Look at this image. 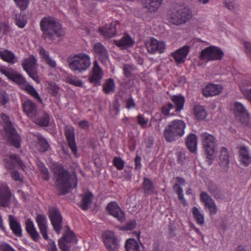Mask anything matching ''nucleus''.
<instances>
[{"label":"nucleus","mask_w":251,"mask_h":251,"mask_svg":"<svg viewBox=\"0 0 251 251\" xmlns=\"http://www.w3.org/2000/svg\"><path fill=\"white\" fill-rule=\"evenodd\" d=\"M56 175V183L62 194L67 193L70 189L76 186V178L75 174L70 175L61 166L57 165L53 169Z\"/></svg>","instance_id":"f257e3e1"},{"label":"nucleus","mask_w":251,"mask_h":251,"mask_svg":"<svg viewBox=\"0 0 251 251\" xmlns=\"http://www.w3.org/2000/svg\"><path fill=\"white\" fill-rule=\"evenodd\" d=\"M40 26L46 38L54 40L56 37L64 35L65 32L61 27V25L52 17L44 18L40 22Z\"/></svg>","instance_id":"f03ea898"},{"label":"nucleus","mask_w":251,"mask_h":251,"mask_svg":"<svg viewBox=\"0 0 251 251\" xmlns=\"http://www.w3.org/2000/svg\"><path fill=\"white\" fill-rule=\"evenodd\" d=\"M0 72L9 79L20 85L34 98L41 100L38 93L32 86L28 84L21 75L11 68L0 66Z\"/></svg>","instance_id":"7ed1b4c3"},{"label":"nucleus","mask_w":251,"mask_h":251,"mask_svg":"<svg viewBox=\"0 0 251 251\" xmlns=\"http://www.w3.org/2000/svg\"><path fill=\"white\" fill-rule=\"evenodd\" d=\"M200 139L206 155V162L210 165L216 157L217 152L216 138L207 132H202L200 134Z\"/></svg>","instance_id":"20e7f679"},{"label":"nucleus","mask_w":251,"mask_h":251,"mask_svg":"<svg viewBox=\"0 0 251 251\" xmlns=\"http://www.w3.org/2000/svg\"><path fill=\"white\" fill-rule=\"evenodd\" d=\"M68 62L71 70L79 72L87 70L91 64L89 55L83 52L70 56L68 59Z\"/></svg>","instance_id":"39448f33"},{"label":"nucleus","mask_w":251,"mask_h":251,"mask_svg":"<svg viewBox=\"0 0 251 251\" xmlns=\"http://www.w3.org/2000/svg\"><path fill=\"white\" fill-rule=\"evenodd\" d=\"M191 10L187 7L180 6L170 11L168 20L170 24L179 25L185 24L192 18Z\"/></svg>","instance_id":"423d86ee"},{"label":"nucleus","mask_w":251,"mask_h":251,"mask_svg":"<svg viewBox=\"0 0 251 251\" xmlns=\"http://www.w3.org/2000/svg\"><path fill=\"white\" fill-rule=\"evenodd\" d=\"M186 125L182 120L172 121L164 130V135L167 141L172 142L182 136L185 132Z\"/></svg>","instance_id":"0eeeda50"},{"label":"nucleus","mask_w":251,"mask_h":251,"mask_svg":"<svg viewBox=\"0 0 251 251\" xmlns=\"http://www.w3.org/2000/svg\"><path fill=\"white\" fill-rule=\"evenodd\" d=\"M0 117L3 122L4 131L9 137V141L13 146L19 148L20 147V136L13 128L11 122L9 121L8 117L3 113H1Z\"/></svg>","instance_id":"6e6552de"},{"label":"nucleus","mask_w":251,"mask_h":251,"mask_svg":"<svg viewBox=\"0 0 251 251\" xmlns=\"http://www.w3.org/2000/svg\"><path fill=\"white\" fill-rule=\"evenodd\" d=\"M224 53L221 49L216 46H209L202 50L200 54L201 60L206 62L221 60Z\"/></svg>","instance_id":"1a4fd4ad"},{"label":"nucleus","mask_w":251,"mask_h":251,"mask_svg":"<svg viewBox=\"0 0 251 251\" xmlns=\"http://www.w3.org/2000/svg\"><path fill=\"white\" fill-rule=\"evenodd\" d=\"M232 110L235 116L241 122L247 125L251 123V119L249 114L242 103L238 101L235 102L233 104Z\"/></svg>","instance_id":"9d476101"},{"label":"nucleus","mask_w":251,"mask_h":251,"mask_svg":"<svg viewBox=\"0 0 251 251\" xmlns=\"http://www.w3.org/2000/svg\"><path fill=\"white\" fill-rule=\"evenodd\" d=\"M148 51L151 54L162 53L165 51L166 44L164 42L151 38L146 42Z\"/></svg>","instance_id":"9b49d317"},{"label":"nucleus","mask_w":251,"mask_h":251,"mask_svg":"<svg viewBox=\"0 0 251 251\" xmlns=\"http://www.w3.org/2000/svg\"><path fill=\"white\" fill-rule=\"evenodd\" d=\"M103 242L106 248L110 251H117L118 249V242L114 232L111 231H106L102 234Z\"/></svg>","instance_id":"f8f14e48"},{"label":"nucleus","mask_w":251,"mask_h":251,"mask_svg":"<svg viewBox=\"0 0 251 251\" xmlns=\"http://www.w3.org/2000/svg\"><path fill=\"white\" fill-rule=\"evenodd\" d=\"M49 217L54 230L59 233L62 228V218L58 209L54 207L50 208Z\"/></svg>","instance_id":"ddd939ff"},{"label":"nucleus","mask_w":251,"mask_h":251,"mask_svg":"<svg viewBox=\"0 0 251 251\" xmlns=\"http://www.w3.org/2000/svg\"><path fill=\"white\" fill-rule=\"evenodd\" d=\"M103 76V72L98 63L95 61L92 69V74L89 77L90 82L94 85H100Z\"/></svg>","instance_id":"4468645a"},{"label":"nucleus","mask_w":251,"mask_h":251,"mask_svg":"<svg viewBox=\"0 0 251 251\" xmlns=\"http://www.w3.org/2000/svg\"><path fill=\"white\" fill-rule=\"evenodd\" d=\"M106 209L109 214L117 218L120 222H123L125 220L124 214L116 202H110L107 205Z\"/></svg>","instance_id":"2eb2a0df"},{"label":"nucleus","mask_w":251,"mask_h":251,"mask_svg":"<svg viewBox=\"0 0 251 251\" xmlns=\"http://www.w3.org/2000/svg\"><path fill=\"white\" fill-rule=\"evenodd\" d=\"M36 222L40 229V231L44 238L49 239L48 235L47 219L44 215L38 214L36 218Z\"/></svg>","instance_id":"dca6fc26"},{"label":"nucleus","mask_w":251,"mask_h":251,"mask_svg":"<svg viewBox=\"0 0 251 251\" xmlns=\"http://www.w3.org/2000/svg\"><path fill=\"white\" fill-rule=\"evenodd\" d=\"M189 51V47L184 46L172 53V57L176 62L182 63L185 61V58Z\"/></svg>","instance_id":"f3484780"},{"label":"nucleus","mask_w":251,"mask_h":251,"mask_svg":"<svg viewBox=\"0 0 251 251\" xmlns=\"http://www.w3.org/2000/svg\"><path fill=\"white\" fill-rule=\"evenodd\" d=\"M0 57L3 61L12 64L18 62V58L14 53L3 48H0Z\"/></svg>","instance_id":"a211bd4d"},{"label":"nucleus","mask_w":251,"mask_h":251,"mask_svg":"<svg viewBox=\"0 0 251 251\" xmlns=\"http://www.w3.org/2000/svg\"><path fill=\"white\" fill-rule=\"evenodd\" d=\"M223 90L221 85L209 84L202 89V93L205 97H212L219 94Z\"/></svg>","instance_id":"6ab92c4d"},{"label":"nucleus","mask_w":251,"mask_h":251,"mask_svg":"<svg viewBox=\"0 0 251 251\" xmlns=\"http://www.w3.org/2000/svg\"><path fill=\"white\" fill-rule=\"evenodd\" d=\"M94 51L102 62L106 63L108 60L107 50L100 43H96L93 47Z\"/></svg>","instance_id":"aec40b11"},{"label":"nucleus","mask_w":251,"mask_h":251,"mask_svg":"<svg viewBox=\"0 0 251 251\" xmlns=\"http://www.w3.org/2000/svg\"><path fill=\"white\" fill-rule=\"evenodd\" d=\"M22 66L26 72L35 70L37 66V59L33 55H30L23 60Z\"/></svg>","instance_id":"412c9836"},{"label":"nucleus","mask_w":251,"mask_h":251,"mask_svg":"<svg viewBox=\"0 0 251 251\" xmlns=\"http://www.w3.org/2000/svg\"><path fill=\"white\" fill-rule=\"evenodd\" d=\"M119 25L117 21H113L110 24L100 29V32L107 37H111L116 34V26Z\"/></svg>","instance_id":"4be33fe9"},{"label":"nucleus","mask_w":251,"mask_h":251,"mask_svg":"<svg viewBox=\"0 0 251 251\" xmlns=\"http://www.w3.org/2000/svg\"><path fill=\"white\" fill-rule=\"evenodd\" d=\"M65 135L70 148L74 154L76 155L77 153V148L75 142V134L73 129L71 128H66L65 130Z\"/></svg>","instance_id":"5701e85b"},{"label":"nucleus","mask_w":251,"mask_h":251,"mask_svg":"<svg viewBox=\"0 0 251 251\" xmlns=\"http://www.w3.org/2000/svg\"><path fill=\"white\" fill-rule=\"evenodd\" d=\"M34 140L35 142L37 141L38 142V146L36 147L35 145V143L32 142L31 146H35V148L38 150L40 151H45L49 148V145L47 141L40 134H36L34 135Z\"/></svg>","instance_id":"b1692460"},{"label":"nucleus","mask_w":251,"mask_h":251,"mask_svg":"<svg viewBox=\"0 0 251 251\" xmlns=\"http://www.w3.org/2000/svg\"><path fill=\"white\" fill-rule=\"evenodd\" d=\"M239 158L241 163L245 166H248L251 163V155L248 148L245 146L240 147Z\"/></svg>","instance_id":"393cba45"},{"label":"nucleus","mask_w":251,"mask_h":251,"mask_svg":"<svg viewBox=\"0 0 251 251\" xmlns=\"http://www.w3.org/2000/svg\"><path fill=\"white\" fill-rule=\"evenodd\" d=\"M24 111L27 116L31 118L34 117L36 114V106L30 100H27L23 103Z\"/></svg>","instance_id":"a878e982"},{"label":"nucleus","mask_w":251,"mask_h":251,"mask_svg":"<svg viewBox=\"0 0 251 251\" xmlns=\"http://www.w3.org/2000/svg\"><path fill=\"white\" fill-rule=\"evenodd\" d=\"M38 52L43 61L50 67L51 68L56 67V62L50 57L49 51L45 50L43 48L40 47L39 49Z\"/></svg>","instance_id":"bb28decb"},{"label":"nucleus","mask_w":251,"mask_h":251,"mask_svg":"<svg viewBox=\"0 0 251 251\" xmlns=\"http://www.w3.org/2000/svg\"><path fill=\"white\" fill-rule=\"evenodd\" d=\"M8 218L10 227L13 233L17 236H21L22 229L20 224L12 215H9Z\"/></svg>","instance_id":"cd10ccee"},{"label":"nucleus","mask_w":251,"mask_h":251,"mask_svg":"<svg viewBox=\"0 0 251 251\" xmlns=\"http://www.w3.org/2000/svg\"><path fill=\"white\" fill-rule=\"evenodd\" d=\"M134 44L133 39L128 35H126L120 40L115 41V44L122 49L131 47Z\"/></svg>","instance_id":"c85d7f7f"},{"label":"nucleus","mask_w":251,"mask_h":251,"mask_svg":"<svg viewBox=\"0 0 251 251\" xmlns=\"http://www.w3.org/2000/svg\"><path fill=\"white\" fill-rule=\"evenodd\" d=\"M219 165L224 170H227L229 164L228 153L227 150L223 148L221 151Z\"/></svg>","instance_id":"c756f323"},{"label":"nucleus","mask_w":251,"mask_h":251,"mask_svg":"<svg viewBox=\"0 0 251 251\" xmlns=\"http://www.w3.org/2000/svg\"><path fill=\"white\" fill-rule=\"evenodd\" d=\"M25 225L26 231L30 234L32 239L35 241H38L40 237L33 222L30 220H27L26 221Z\"/></svg>","instance_id":"7c9ffc66"},{"label":"nucleus","mask_w":251,"mask_h":251,"mask_svg":"<svg viewBox=\"0 0 251 251\" xmlns=\"http://www.w3.org/2000/svg\"><path fill=\"white\" fill-rule=\"evenodd\" d=\"M174 180L176 181V183L174 186V189L177 194L179 199L180 200H183V191L181 186L184 185L185 181L180 177H176Z\"/></svg>","instance_id":"2f4dec72"},{"label":"nucleus","mask_w":251,"mask_h":251,"mask_svg":"<svg viewBox=\"0 0 251 251\" xmlns=\"http://www.w3.org/2000/svg\"><path fill=\"white\" fill-rule=\"evenodd\" d=\"M171 100L175 105V112H178L183 108L185 102L184 98L181 96H173L171 97Z\"/></svg>","instance_id":"473e14b6"},{"label":"nucleus","mask_w":251,"mask_h":251,"mask_svg":"<svg viewBox=\"0 0 251 251\" xmlns=\"http://www.w3.org/2000/svg\"><path fill=\"white\" fill-rule=\"evenodd\" d=\"M186 145L188 149L191 152H194L196 151L197 146V138L195 134H190L186 140Z\"/></svg>","instance_id":"72a5a7b5"},{"label":"nucleus","mask_w":251,"mask_h":251,"mask_svg":"<svg viewBox=\"0 0 251 251\" xmlns=\"http://www.w3.org/2000/svg\"><path fill=\"white\" fill-rule=\"evenodd\" d=\"M251 86V81L244 80L240 85V88L243 94L251 102V89L247 88V87Z\"/></svg>","instance_id":"f704fd0d"},{"label":"nucleus","mask_w":251,"mask_h":251,"mask_svg":"<svg viewBox=\"0 0 251 251\" xmlns=\"http://www.w3.org/2000/svg\"><path fill=\"white\" fill-rule=\"evenodd\" d=\"M195 118L198 120H204L207 116V112L204 107L200 105H196L194 108Z\"/></svg>","instance_id":"c9c22d12"},{"label":"nucleus","mask_w":251,"mask_h":251,"mask_svg":"<svg viewBox=\"0 0 251 251\" xmlns=\"http://www.w3.org/2000/svg\"><path fill=\"white\" fill-rule=\"evenodd\" d=\"M192 212L198 224L200 226H203L204 224V216L203 213L201 212L196 207L192 208Z\"/></svg>","instance_id":"e433bc0d"},{"label":"nucleus","mask_w":251,"mask_h":251,"mask_svg":"<svg viewBox=\"0 0 251 251\" xmlns=\"http://www.w3.org/2000/svg\"><path fill=\"white\" fill-rule=\"evenodd\" d=\"M126 251H140L139 243L133 239L127 240L125 245Z\"/></svg>","instance_id":"4c0bfd02"},{"label":"nucleus","mask_w":251,"mask_h":251,"mask_svg":"<svg viewBox=\"0 0 251 251\" xmlns=\"http://www.w3.org/2000/svg\"><path fill=\"white\" fill-rule=\"evenodd\" d=\"M20 162V159L17 155L11 154L9 156V159L5 160V166L8 169H11L16 164H19Z\"/></svg>","instance_id":"58836bf2"},{"label":"nucleus","mask_w":251,"mask_h":251,"mask_svg":"<svg viewBox=\"0 0 251 251\" xmlns=\"http://www.w3.org/2000/svg\"><path fill=\"white\" fill-rule=\"evenodd\" d=\"M178 112H175L174 106L172 103H168L162 108V113L166 116H173L176 114Z\"/></svg>","instance_id":"ea45409f"},{"label":"nucleus","mask_w":251,"mask_h":251,"mask_svg":"<svg viewBox=\"0 0 251 251\" xmlns=\"http://www.w3.org/2000/svg\"><path fill=\"white\" fill-rule=\"evenodd\" d=\"M93 195L91 193H88L85 195L82 199V201L80 205L81 208L83 210L88 209L92 202Z\"/></svg>","instance_id":"a19ab883"},{"label":"nucleus","mask_w":251,"mask_h":251,"mask_svg":"<svg viewBox=\"0 0 251 251\" xmlns=\"http://www.w3.org/2000/svg\"><path fill=\"white\" fill-rule=\"evenodd\" d=\"M115 84L113 79H107L103 85V91L106 94H110L114 91Z\"/></svg>","instance_id":"79ce46f5"},{"label":"nucleus","mask_w":251,"mask_h":251,"mask_svg":"<svg viewBox=\"0 0 251 251\" xmlns=\"http://www.w3.org/2000/svg\"><path fill=\"white\" fill-rule=\"evenodd\" d=\"M224 6L228 10L235 11L238 8L237 0H224Z\"/></svg>","instance_id":"37998d69"},{"label":"nucleus","mask_w":251,"mask_h":251,"mask_svg":"<svg viewBox=\"0 0 251 251\" xmlns=\"http://www.w3.org/2000/svg\"><path fill=\"white\" fill-rule=\"evenodd\" d=\"M149 4V9L156 11L162 3L163 0H146Z\"/></svg>","instance_id":"c03bdc74"},{"label":"nucleus","mask_w":251,"mask_h":251,"mask_svg":"<svg viewBox=\"0 0 251 251\" xmlns=\"http://www.w3.org/2000/svg\"><path fill=\"white\" fill-rule=\"evenodd\" d=\"M16 25L21 28H23L25 27L27 23L26 18L25 15H20L17 16L15 19Z\"/></svg>","instance_id":"a18cd8bd"},{"label":"nucleus","mask_w":251,"mask_h":251,"mask_svg":"<svg viewBox=\"0 0 251 251\" xmlns=\"http://www.w3.org/2000/svg\"><path fill=\"white\" fill-rule=\"evenodd\" d=\"M67 81L69 83L75 86L80 87L83 85L82 81L75 76H69L67 78Z\"/></svg>","instance_id":"49530a36"},{"label":"nucleus","mask_w":251,"mask_h":251,"mask_svg":"<svg viewBox=\"0 0 251 251\" xmlns=\"http://www.w3.org/2000/svg\"><path fill=\"white\" fill-rule=\"evenodd\" d=\"M143 187L148 194H150L153 192V186L151 181L148 178H145L143 182Z\"/></svg>","instance_id":"de8ad7c7"},{"label":"nucleus","mask_w":251,"mask_h":251,"mask_svg":"<svg viewBox=\"0 0 251 251\" xmlns=\"http://www.w3.org/2000/svg\"><path fill=\"white\" fill-rule=\"evenodd\" d=\"M205 209H207L210 215H215L217 212L216 204L214 201L204 205Z\"/></svg>","instance_id":"09e8293b"},{"label":"nucleus","mask_w":251,"mask_h":251,"mask_svg":"<svg viewBox=\"0 0 251 251\" xmlns=\"http://www.w3.org/2000/svg\"><path fill=\"white\" fill-rule=\"evenodd\" d=\"M134 70V67L132 65L125 64L123 66L124 74L126 77L130 76Z\"/></svg>","instance_id":"8fccbe9b"},{"label":"nucleus","mask_w":251,"mask_h":251,"mask_svg":"<svg viewBox=\"0 0 251 251\" xmlns=\"http://www.w3.org/2000/svg\"><path fill=\"white\" fill-rule=\"evenodd\" d=\"M200 197L201 200L204 205L214 201L207 193L204 192H203L201 194Z\"/></svg>","instance_id":"3c124183"},{"label":"nucleus","mask_w":251,"mask_h":251,"mask_svg":"<svg viewBox=\"0 0 251 251\" xmlns=\"http://www.w3.org/2000/svg\"><path fill=\"white\" fill-rule=\"evenodd\" d=\"M200 197L201 200L204 205L214 201L207 193L204 192H203L201 194Z\"/></svg>","instance_id":"603ef678"},{"label":"nucleus","mask_w":251,"mask_h":251,"mask_svg":"<svg viewBox=\"0 0 251 251\" xmlns=\"http://www.w3.org/2000/svg\"><path fill=\"white\" fill-rule=\"evenodd\" d=\"M17 6L22 10L26 9L29 2V0H14Z\"/></svg>","instance_id":"864d4df0"},{"label":"nucleus","mask_w":251,"mask_h":251,"mask_svg":"<svg viewBox=\"0 0 251 251\" xmlns=\"http://www.w3.org/2000/svg\"><path fill=\"white\" fill-rule=\"evenodd\" d=\"M113 163L118 170H122L125 166L124 161L121 158L118 157L114 158Z\"/></svg>","instance_id":"5fc2aeb1"},{"label":"nucleus","mask_w":251,"mask_h":251,"mask_svg":"<svg viewBox=\"0 0 251 251\" xmlns=\"http://www.w3.org/2000/svg\"><path fill=\"white\" fill-rule=\"evenodd\" d=\"M10 199L9 192L6 191L4 196H0V204L2 206H6Z\"/></svg>","instance_id":"6e6d98bb"},{"label":"nucleus","mask_w":251,"mask_h":251,"mask_svg":"<svg viewBox=\"0 0 251 251\" xmlns=\"http://www.w3.org/2000/svg\"><path fill=\"white\" fill-rule=\"evenodd\" d=\"M75 234L72 232H67L61 239L64 240L66 242L70 243L75 241Z\"/></svg>","instance_id":"4d7b16f0"},{"label":"nucleus","mask_w":251,"mask_h":251,"mask_svg":"<svg viewBox=\"0 0 251 251\" xmlns=\"http://www.w3.org/2000/svg\"><path fill=\"white\" fill-rule=\"evenodd\" d=\"M69 243L66 242L64 240L60 239L58 241L59 247L62 251H69Z\"/></svg>","instance_id":"13d9d810"},{"label":"nucleus","mask_w":251,"mask_h":251,"mask_svg":"<svg viewBox=\"0 0 251 251\" xmlns=\"http://www.w3.org/2000/svg\"><path fill=\"white\" fill-rule=\"evenodd\" d=\"M8 96L4 91L0 92V105L5 104L8 101Z\"/></svg>","instance_id":"bf43d9fd"},{"label":"nucleus","mask_w":251,"mask_h":251,"mask_svg":"<svg viewBox=\"0 0 251 251\" xmlns=\"http://www.w3.org/2000/svg\"><path fill=\"white\" fill-rule=\"evenodd\" d=\"M11 176L12 179L15 181L20 182L23 181V177L20 176L19 173L17 171H13L11 173Z\"/></svg>","instance_id":"052dcab7"},{"label":"nucleus","mask_w":251,"mask_h":251,"mask_svg":"<svg viewBox=\"0 0 251 251\" xmlns=\"http://www.w3.org/2000/svg\"><path fill=\"white\" fill-rule=\"evenodd\" d=\"M137 119L138 123L143 127H145L148 123V119L145 118L141 115L138 116Z\"/></svg>","instance_id":"680f3d73"},{"label":"nucleus","mask_w":251,"mask_h":251,"mask_svg":"<svg viewBox=\"0 0 251 251\" xmlns=\"http://www.w3.org/2000/svg\"><path fill=\"white\" fill-rule=\"evenodd\" d=\"M244 47L246 53L251 58V44L247 41L244 42Z\"/></svg>","instance_id":"e2e57ef3"},{"label":"nucleus","mask_w":251,"mask_h":251,"mask_svg":"<svg viewBox=\"0 0 251 251\" xmlns=\"http://www.w3.org/2000/svg\"><path fill=\"white\" fill-rule=\"evenodd\" d=\"M48 88L53 95H55L58 92L59 88L53 83H50Z\"/></svg>","instance_id":"0e129e2a"},{"label":"nucleus","mask_w":251,"mask_h":251,"mask_svg":"<svg viewBox=\"0 0 251 251\" xmlns=\"http://www.w3.org/2000/svg\"><path fill=\"white\" fill-rule=\"evenodd\" d=\"M35 70L30 71L29 72H26V73L28 74L29 76L31 77L34 81H35L37 83L40 82V79L38 75L35 72Z\"/></svg>","instance_id":"69168bd1"},{"label":"nucleus","mask_w":251,"mask_h":251,"mask_svg":"<svg viewBox=\"0 0 251 251\" xmlns=\"http://www.w3.org/2000/svg\"><path fill=\"white\" fill-rule=\"evenodd\" d=\"M41 172L45 175L44 178L46 179L49 178V172L47 169L45 167L44 165H41L39 166Z\"/></svg>","instance_id":"338daca9"},{"label":"nucleus","mask_w":251,"mask_h":251,"mask_svg":"<svg viewBox=\"0 0 251 251\" xmlns=\"http://www.w3.org/2000/svg\"><path fill=\"white\" fill-rule=\"evenodd\" d=\"M50 122V117L48 115H46L39 123V125L46 126L48 125Z\"/></svg>","instance_id":"774afa93"}]
</instances>
